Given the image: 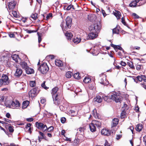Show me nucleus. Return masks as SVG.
I'll use <instances>...</instances> for the list:
<instances>
[{"label": "nucleus", "instance_id": "obj_9", "mask_svg": "<svg viewBox=\"0 0 146 146\" xmlns=\"http://www.w3.org/2000/svg\"><path fill=\"white\" fill-rule=\"evenodd\" d=\"M40 89L38 87H35L31 89L29 92V95L32 98L35 96L39 92Z\"/></svg>", "mask_w": 146, "mask_h": 146}, {"label": "nucleus", "instance_id": "obj_16", "mask_svg": "<svg viewBox=\"0 0 146 146\" xmlns=\"http://www.w3.org/2000/svg\"><path fill=\"white\" fill-rule=\"evenodd\" d=\"M119 121V119L117 118H114L112 120V127L116 126L118 124Z\"/></svg>", "mask_w": 146, "mask_h": 146}, {"label": "nucleus", "instance_id": "obj_48", "mask_svg": "<svg viewBox=\"0 0 146 146\" xmlns=\"http://www.w3.org/2000/svg\"><path fill=\"white\" fill-rule=\"evenodd\" d=\"M54 129V127L53 126H51L49 127L47 129V131L48 132H50L53 130Z\"/></svg>", "mask_w": 146, "mask_h": 146}, {"label": "nucleus", "instance_id": "obj_25", "mask_svg": "<svg viewBox=\"0 0 146 146\" xmlns=\"http://www.w3.org/2000/svg\"><path fill=\"white\" fill-rule=\"evenodd\" d=\"M139 1H137L136 0L133 1L129 4L130 6L133 7H135L137 5V3Z\"/></svg>", "mask_w": 146, "mask_h": 146}, {"label": "nucleus", "instance_id": "obj_27", "mask_svg": "<svg viewBox=\"0 0 146 146\" xmlns=\"http://www.w3.org/2000/svg\"><path fill=\"white\" fill-rule=\"evenodd\" d=\"M95 17L94 15L92 14H90L88 15V19L90 21H92L94 19V18Z\"/></svg>", "mask_w": 146, "mask_h": 146}, {"label": "nucleus", "instance_id": "obj_14", "mask_svg": "<svg viewBox=\"0 0 146 146\" xmlns=\"http://www.w3.org/2000/svg\"><path fill=\"white\" fill-rule=\"evenodd\" d=\"M19 63L20 64L22 68L25 69V70L27 69L28 67L27 64L25 61H21Z\"/></svg>", "mask_w": 146, "mask_h": 146}, {"label": "nucleus", "instance_id": "obj_21", "mask_svg": "<svg viewBox=\"0 0 146 146\" xmlns=\"http://www.w3.org/2000/svg\"><path fill=\"white\" fill-rule=\"evenodd\" d=\"M73 41L74 43L77 44L80 42L81 39L78 37L75 36L74 37Z\"/></svg>", "mask_w": 146, "mask_h": 146}, {"label": "nucleus", "instance_id": "obj_60", "mask_svg": "<svg viewBox=\"0 0 146 146\" xmlns=\"http://www.w3.org/2000/svg\"><path fill=\"white\" fill-rule=\"evenodd\" d=\"M110 144L108 143L107 140L105 141V143L104 144L105 146H110Z\"/></svg>", "mask_w": 146, "mask_h": 146}, {"label": "nucleus", "instance_id": "obj_52", "mask_svg": "<svg viewBox=\"0 0 146 146\" xmlns=\"http://www.w3.org/2000/svg\"><path fill=\"white\" fill-rule=\"evenodd\" d=\"M121 22L125 26H126L127 24L125 21V20L123 17H122L121 19Z\"/></svg>", "mask_w": 146, "mask_h": 146}, {"label": "nucleus", "instance_id": "obj_37", "mask_svg": "<svg viewBox=\"0 0 146 146\" xmlns=\"http://www.w3.org/2000/svg\"><path fill=\"white\" fill-rule=\"evenodd\" d=\"M72 73L70 72H68L66 73V76L67 78H70L71 76Z\"/></svg>", "mask_w": 146, "mask_h": 146}, {"label": "nucleus", "instance_id": "obj_10", "mask_svg": "<svg viewBox=\"0 0 146 146\" xmlns=\"http://www.w3.org/2000/svg\"><path fill=\"white\" fill-rule=\"evenodd\" d=\"M101 133L102 135H104L109 136L111 134L110 131L106 129H102L101 131Z\"/></svg>", "mask_w": 146, "mask_h": 146}, {"label": "nucleus", "instance_id": "obj_55", "mask_svg": "<svg viewBox=\"0 0 146 146\" xmlns=\"http://www.w3.org/2000/svg\"><path fill=\"white\" fill-rule=\"evenodd\" d=\"M52 14L51 13H50L47 15L46 17V19L47 20L50 17H52Z\"/></svg>", "mask_w": 146, "mask_h": 146}, {"label": "nucleus", "instance_id": "obj_53", "mask_svg": "<svg viewBox=\"0 0 146 146\" xmlns=\"http://www.w3.org/2000/svg\"><path fill=\"white\" fill-rule=\"evenodd\" d=\"M120 64L122 66H125L126 65V63L124 62H123L122 61H121L120 62Z\"/></svg>", "mask_w": 146, "mask_h": 146}, {"label": "nucleus", "instance_id": "obj_42", "mask_svg": "<svg viewBox=\"0 0 146 146\" xmlns=\"http://www.w3.org/2000/svg\"><path fill=\"white\" fill-rule=\"evenodd\" d=\"M71 8L74 9L73 6L72 5H70L67 7L66 8V10H69Z\"/></svg>", "mask_w": 146, "mask_h": 146}, {"label": "nucleus", "instance_id": "obj_17", "mask_svg": "<svg viewBox=\"0 0 146 146\" xmlns=\"http://www.w3.org/2000/svg\"><path fill=\"white\" fill-rule=\"evenodd\" d=\"M26 73L27 74H30L33 73L34 72V71L33 69L29 67L25 70Z\"/></svg>", "mask_w": 146, "mask_h": 146}, {"label": "nucleus", "instance_id": "obj_54", "mask_svg": "<svg viewBox=\"0 0 146 146\" xmlns=\"http://www.w3.org/2000/svg\"><path fill=\"white\" fill-rule=\"evenodd\" d=\"M38 36V42L39 43H40L41 41V36L39 35L38 33H37Z\"/></svg>", "mask_w": 146, "mask_h": 146}, {"label": "nucleus", "instance_id": "obj_5", "mask_svg": "<svg viewBox=\"0 0 146 146\" xmlns=\"http://www.w3.org/2000/svg\"><path fill=\"white\" fill-rule=\"evenodd\" d=\"M101 28V26L100 24L95 23L91 25L89 27V29L91 31L98 33L100 32Z\"/></svg>", "mask_w": 146, "mask_h": 146}, {"label": "nucleus", "instance_id": "obj_28", "mask_svg": "<svg viewBox=\"0 0 146 146\" xmlns=\"http://www.w3.org/2000/svg\"><path fill=\"white\" fill-rule=\"evenodd\" d=\"M91 79L89 77H86L83 80L84 82L85 83H88L90 82Z\"/></svg>", "mask_w": 146, "mask_h": 146}, {"label": "nucleus", "instance_id": "obj_18", "mask_svg": "<svg viewBox=\"0 0 146 146\" xmlns=\"http://www.w3.org/2000/svg\"><path fill=\"white\" fill-rule=\"evenodd\" d=\"M102 98L101 97L99 96H97L96 98H95L94 99V102H96L98 103H101L102 101Z\"/></svg>", "mask_w": 146, "mask_h": 146}, {"label": "nucleus", "instance_id": "obj_30", "mask_svg": "<svg viewBox=\"0 0 146 146\" xmlns=\"http://www.w3.org/2000/svg\"><path fill=\"white\" fill-rule=\"evenodd\" d=\"M106 80V77L105 76L103 77V78H101L99 82L100 84L104 85V82Z\"/></svg>", "mask_w": 146, "mask_h": 146}, {"label": "nucleus", "instance_id": "obj_26", "mask_svg": "<svg viewBox=\"0 0 146 146\" xmlns=\"http://www.w3.org/2000/svg\"><path fill=\"white\" fill-rule=\"evenodd\" d=\"M114 14L116 17L118 19L120 18V17L121 15L120 12L118 11H116V12L114 13Z\"/></svg>", "mask_w": 146, "mask_h": 146}, {"label": "nucleus", "instance_id": "obj_45", "mask_svg": "<svg viewBox=\"0 0 146 146\" xmlns=\"http://www.w3.org/2000/svg\"><path fill=\"white\" fill-rule=\"evenodd\" d=\"M12 14L13 15V16L14 17L17 18L18 16L17 13V12L14 11H13L12 12Z\"/></svg>", "mask_w": 146, "mask_h": 146}, {"label": "nucleus", "instance_id": "obj_7", "mask_svg": "<svg viewBox=\"0 0 146 146\" xmlns=\"http://www.w3.org/2000/svg\"><path fill=\"white\" fill-rule=\"evenodd\" d=\"M9 83L8 76L6 74H3L1 78L0 79V86L2 85H7Z\"/></svg>", "mask_w": 146, "mask_h": 146}, {"label": "nucleus", "instance_id": "obj_29", "mask_svg": "<svg viewBox=\"0 0 146 146\" xmlns=\"http://www.w3.org/2000/svg\"><path fill=\"white\" fill-rule=\"evenodd\" d=\"M85 130L84 128L80 127L78 129V133L82 135L84 134V131Z\"/></svg>", "mask_w": 146, "mask_h": 146}, {"label": "nucleus", "instance_id": "obj_35", "mask_svg": "<svg viewBox=\"0 0 146 146\" xmlns=\"http://www.w3.org/2000/svg\"><path fill=\"white\" fill-rule=\"evenodd\" d=\"M74 78L76 79H78L80 78V76H79V74L78 73H75L74 75Z\"/></svg>", "mask_w": 146, "mask_h": 146}, {"label": "nucleus", "instance_id": "obj_44", "mask_svg": "<svg viewBox=\"0 0 146 146\" xmlns=\"http://www.w3.org/2000/svg\"><path fill=\"white\" fill-rule=\"evenodd\" d=\"M31 124L30 123H28L27 124L26 126V129L29 128V131H30L31 129Z\"/></svg>", "mask_w": 146, "mask_h": 146}, {"label": "nucleus", "instance_id": "obj_38", "mask_svg": "<svg viewBox=\"0 0 146 146\" xmlns=\"http://www.w3.org/2000/svg\"><path fill=\"white\" fill-rule=\"evenodd\" d=\"M8 129L9 132L11 133L13 132L14 131L13 127L11 125H10L9 126Z\"/></svg>", "mask_w": 146, "mask_h": 146}, {"label": "nucleus", "instance_id": "obj_11", "mask_svg": "<svg viewBox=\"0 0 146 146\" xmlns=\"http://www.w3.org/2000/svg\"><path fill=\"white\" fill-rule=\"evenodd\" d=\"M23 71L20 68H17L14 74L15 76L17 77H20L22 74Z\"/></svg>", "mask_w": 146, "mask_h": 146}, {"label": "nucleus", "instance_id": "obj_3", "mask_svg": "<svg viewBox=\"0 0 146 146\" xmlns=\"http://www.w3.org/2000/svg\"><path fill=\"white\" fill-rule=\"evenodd\" d=\"M5 103L7 104L11 108L13 109L18 108L20 106L19 102L16 100L10 101H6L5 100Z\"/></svg>", "mask_w": 146, "mask_h": 146}, {"label": "nucleus", "instance_id": "obj_39", "mask_svg": "<svg viewBox=\"0 0 146 146\" xmlns=\"http://www.w3.org/2000/svg\"><path fill=\"white\" fill-rule=\"evenodd\" d=\"M119 30L117 28H115L113 29V33L118 34L119 33Z\"/></svg>", "mask_w": 146, "mask_h": 146}, {"label": "nucleus", "instance_id": "obj_50", "mask_svg": "<svg viewBox=\"0 0 146 146\" xmlns=\"http://www.w3.org/2000/svg\"><path fill=\"white\" fill-rule=\"evenodd\" d=\"M140 85L146 90V83L143 82L142 83L140 84Z\"/></svg>", "mask_w": 146, "mask_h": 146}, {"label": "nucleus", "instance_id": "obj_43", "mask_svg": "<svg viewBox=\"0 0 146 146\" xmlns=\"http://www.w3.org/2000/svg\"><path fill=\"white\" fill-rule=\"evenodd\" d=\"M75 111L74 110H70L69 112V114L72 116H74V113Z\"/></svg>", "mask_w": 146, "mask_h": 146}, {"label": "nucleus", "instance_id": "obj_20", "mask_svg": "<svg viewBox=\"0 0 146 146\" xmlns=\"http://www.w3.org/2000/svg\"><path fill=\"white\" fill-rule=\"evenodd\" d=\"M65 35L67 37L68 40L70 39L71 38H72L73 36V35L72 33L68 31H67Z\"/></svg>", "mask_w": 146, "mask_h": 146}, {"label": "nucleus", "instance_id": "obj_13", "mask_svg": "<svg viewBox=\"0 0 146 146\" xmlns=\"http://www.w3.org/2000/svg\"><path fill=\"white\" fill-rule=\"evenodd\" d=\"M12 57L13 60L16 62L19 63L21 61V59L17 54H14L12 56Z\"/></svg>", "mask_w": 146, "mask_h": 146}, {"label": "nucleus", "instance_id": "obj_59", "mask_svg": "<svg viewBox=\"0 0 146 146\" xmlns=\"http://www.w3.org/2000/svg\"><path fill=\"white\" fill-rule=\"evenodd\" d=\"M65 139L64 140L66 141H68L69 142H70L71 141V139L70 138H68L66 137H65Z\"/></svg>", "mask_w": 146, "mask_h": 146}, {"label": "nucleus", "instance_id": "obj_41", "mask_svg": "<svg viewBox=\"0 0 146 146\" xmlns=\"http://www.w3.org/2000/svg\"><path fill=\"white\" fill-rule=\"evenodd\" d=\"M45 81H44V82L42 84V87L46 90H47L48 88L46 87L45 85Z\"/></svg>", "mask_w": 146, "mask_h": 146}, {"label": "nucleus", "instance_id": "obj_46", "mask_svg": "<svg viewBox=\"0 0 146 146\" xmlns=\"http://www.w3.org/2000/svg\"><path fill=\"white\" fill-rule=\"evenodd\" d=\"M47 127L46 125H43L42 128V130L44 131L47 130Z\"/></svg>", "mask_w": 146, "mask_h": 146}, {"label": "nucleus", "instance_id": "obj_49", "mask_svg": "<svg viewBox=\"0 0 146 146\" xmlns=\"http://www.w3.org/2000/svg\"><path fill=\"white\" fill-rule=\"evenodd\" d=\"M111 46L113 47L115 50H116V51L117 50V46L115 45L112 43L111 44Z\"/></svg>", "mask_w": 146, "mask_h": 146}, {"label": "nucleus", "instance_id": "obj_40", "mask_svg": "<svg viewBox=\"0 0 146 146\" xmlns=\"http://www.w3.org/2000/svg\"><path fill=\"white\" fill-rule=\"evenodd\" d=\"M126 112L124 111H122V113L121 114V118H123L125 116Z\"/></svg>", "mask_w": 146, "mask_h": 146}, {"label": "nucleus", "instance_id": "obj_51", "mask_svg": "<svg viewBox=\"0 0 146 146\" xmlns=\"http://www.w3.org/2000/svg\"><path fill=\"white\" fill-rule=\"evenodd\" d=\"M66 121V118L64 117H62L61 118V121L62 123H64Z\"/></svg>", "mask_w": 146, "mask_h": 146}, {"label": "nucleus", "instance_id": "obj_22", "mask_svg": "<svg viewBox=\"0 0 146 146\" xmlns=\"http://www.w3.org/2000/svg\"><path fill=\"white\" fill-rule=\"evenodd\" d=\"M143 128V125L141 124H139L136 126V129L137 131L140 132Z\"/></svg>", "mask_w": 146, "mask_h": 146}, {"label": "nucleus", "instance_id": "obj_4", "mask_svg": "<svg viewBox=\"0 0 146 146\" xmlns=\"http://www.w3.org/2000/svg\"><path fill=\"white\" fill-rule=\"evenodd\" d=\"M58 87H55L52 90V97L54 102V103L56 105H58L59 102L58 100V95L56 93L58 91Z\"/></svg>", "mask_w": 146, "mask_h": 146}, {"label": "nucleus", "instance_id": "obj_8", "mask_svg": "<svg viewBox=\"0 0 146 146\" xmlns=\"http://www.w3.org/2000/svg\"><path fill=\"white\" fill-rule=\"evenodd\" d=\"M72 19L71 18L68 17H67L66 19V26H65V23H62L61 24V26L62 28V29H63L64 27L65 28H70L71 27V24L72 22Z\"/></svg>", "mask_w": 146, "mask_h": 146}, {"label": "nucleus", "instance_id": "obj_64", "mask_svg": "<svg viewBox=\"0 0 146 146\" xmlns=\"http://www.w3.org/2000/svg\"><path fill=\"white\" fill-rule=\"evenodd\" d=\"M121 137V135H117L116 137V139L117 140H119L120 138Z\"/></svg>", "mask_w": 146, "mask_h": 146}, {"label": "nucleus", "instance_id": "obj_19", "mask_svg": "<svg viewBox=\"0 0 146 146\" xmlns=\"http://www.w3.org/2000/svg\"><path fill=\"white\" fill-rule=\"evenodd\" d=\"M55 64L56 66L59 67L62 66L63 65L62 62L60 60H56L55 61Z\"/></svg>", "mask_w": 146, "mask_h": 146}, {"label": "nucleus", "instance_id": "obj_47", "mask_svg": "<svg viewBox=\"0 0 146 146\" xmlns=\"http://www.w3.org/2000/svg\"><path fill=\"white\" fill-rule=\"evenodd\" d=\"M5 101H4V98L3 96H0V102H4Z\"/></svg>", "mask_w": 146, "mask_h": 146}, {"label": "nucleus", "instance_id": "obj_15", "mask_svg": "<svg viewBox=\"0 0 146 146\" xmlns=\"http://www.w3.org/2000/svg\"><path fill=\"white\" fill-rule=\"evenodd\" d=\"M16 4V3L15 1H12L9 3L8 5L9 8V9H14Z\"/></svg>", "mask_w": 146, "mask_h": 146}, {"label": "nucleus", "instance_id": "obj_2", "mask_svg": "<svg viewBox=\"0 0 146 146\" xmlns=\"http://www.w3.org/2000/svg\"><path fill=\"white\" fill-rule=\"evenodd\" d=\"M101 123L97 120L93 121L89 125L90 130L92 132L96 131V127L99 128L101 127Z\"/></svg>", "mask_w": 146, "mask_h": 146}, {"label": "nucleus", "instance_id": "obj_32", "mask_svg": "<svg viewBox=\"0 0 146 146\" xmlns=\"http://www.w3.org/2000/svg\"><path fill=\"white\" fill-rule=\"evenodd\" d=\"M31 17L34 20H36L37 18V14L36 13L33 14L31 15Z\"/></svg>", "mask_w": 146, "mask_h": 146}, {"label": "nucleus", "instance_id": "obj_58", "mask_svg": "<svg viewBox=\"0 0 146 146\" xmlns=\"http://www.w3.org/2000/svg\"><path fill=\"white\" fill-rule=\"evenodd\" d=\"M33 119L32 118H29L27 119V121L31 122L33 121Z\"/></svg>", "mask_w": 146, "mask_h": 146}, {"label": "nucleus", "instance_id": "obj_24", "mask_svg": "<svg viewBox=\"0 0 146 146\" xmlns=\"http://www.w3.org/2000/svg\"><path fill=\"white\" fill-rule=\"evenodd\" d=\"M36 127L38 129H41L44 125L43 123L38 122H36Z\"/></svg>", "mask_w": 146, "mask_h": 146}, {"label": "nucleus", "instance_id": "obj_62", "mask_svg": "<svg viewBox=\"0 0 146 146\" xmlns=\"http://www.w3.org/2000/svg\"><path fill=\"white\" fill-rule=\"evenodd\" d=\"M26 31H27V32L29 33H31L35 32L34 31H30L28 29L26 30Z\"/></svg>", "mask_w": 146, "mask_h": 146}, {"label": "nucleus", "instance_id": "obj_12", "mask_svg": "<svg viewBox=\"0 0 146 146\" xmlns=\"http://www.w3.org/2000/svg\"><path fill=\"white\" fill-rule=\"evenodd\" d=\"M96 33L92 31L88 35L89 38L91 39H93L98 36Z\"/></svg>", "mask_w": 146, "mask_h": 146}, {"label": "nucleus", "instance_id": "obj_56", "mask_svg": "<svg viewBox=\"0 0 146 146\" xmlns=\"http://www.w3.org/2000/svg\"><path fill=\"white\" fill-rule=\"evenodd\" d=\"M132 15L134 16L135 18L138 19L139 18V16L135 13H133L132 14Z\"/></svg>", "mask_w": 146, "mask_h": 146}, {"label": "nucleus", "instance_id": "obj_34", "mask_svg": "<svg viewBox=\"0 0 146 146\" xmlns=\"http://www.w3.org/2000/svg\"><path fill=\"white\" fill-rule=\"evenodd\" d=\"M127 64L129 67L132 69H135L134 66L133 64V63L132 62H127Z\"/></svg>", "mask_w": 146, "mask_h": 146}, {"label": "nucleus", "instance_id": "obj_31", "mask_svg": "<svg viewBox=\"0 0 146 146\" xmlns=\"http://www.w3.org/2000/svg\"><path fill=\"white\" fill-rule=\"evenodd\" d=\"M145 77V75H141L140 76H138L137 77V79L140 82L142 81L143 80V79Z\"/></svg>", "mask_w": 146, "mask_h": 146}, {"label": "nucleus", "instance_id": "obj_6", "mask_svg": "<svg viewBox=\"0 0 146 146\" xmlns=\"http://www.w3.org/2000/svg\"><path fill=\"white\" fill-rule=\"evenodd\" d=\"M49 70V68L46 63L42 64L38 68V70L42 74H45Z\"/></svg>", "mask_w": 146, "mask_h": 146}, {"label": "nucleus", "instance_id": "obj_57", "mask_svg": "<svg viewBox=\"0 0 146 146\" xmlns=\"http://www.w3.org/2000/svg\"><path fill=\"white\" fill-rule=\"evenodd\" d=\"M39 133L42 136V137L41 138V139H43V138H44V133H42L40 131L39 132Z\"/></svg>", "mask_w": 146, "mask_h": 146}, {"label": "nucleus", "instance_id": "obj_61", "mask_svg": "<svg viewBox=\"0 0 146 146\" xmlns=\"http://www.w3.org/2000/svg\"><path fill=\"white\" fill-rule=\"evenodd\" d=\"M141 68V66L139 65H137L136 66V69L137 70H139Z\"/></svg>", "mask_w": 146, "mask_h": 146}, {"label": "nucleus", "instance_id": "obj_63", "mask_svg": "<svg viewBox=\"0 0 146 146\" xmlns=\"http://www.w3.org/2000/svg\"><path fill=\"white\" fill-rule=\"evenodd\" d=\"M102 12L104 17H105L106 16V14L105 11L103 10H102Z\"/></svg>", "mask_w": 146, "mask_h": 146}, {"label": "nucleus", "instance_id": "obj_33", "mask_svg": "<svg viewBox=\"0 0 146 146\" xmlns=\"http://www.w3.org/2000/svg\"><path fill=\"white\" fill-rule=\"evenodd\" d=\"M29 84L31 87L35 86L36 85V82L35 81H31L29 82Z\"/></svg>", "mask_w": 146, "mask_h": 146}, {"label": "nucleus", "instance_id": "obj_23", "mask_svg": "<svg viewBox=\"0 0 146 146\" xmlns=\"http://www.w3.org/2000/svg\"><path fill=\"white\" fill-rule=\"evenodd\" d=\"M29 104V102L28 101H24L22 105V108L23 109H25L26 108Z\"/></svg>", "mask_w": 146, "mask_h": 146}, {"label": "nucleus", "instance_id": "obj_36", "mask_svg": "<svg viewBox=\"0 0 146 146\" xmlns=\"http://www.w3.org/2000/svg\"><path fill=\"white\" fill-rule=\"evenodd\" d=\"M92 114L95 117H98L97 111L96 109H94L92 111Z\"/></svg>", "mask_w": 146, "mask_h": 146}, {"label": "nucleus", "instance_id": "obj_1", "mask_svg": "<svg viewBox=\"0 0 146 146\" xmlns=\"http://www.w3.org/2000/svg\"><path fill=\"white\" fill-rule=\"evenodd\" d=\"M122 99L121 96L116 94H113L109 97L105 96L104 98V100L107 102H110L113 100L116 102H121Z\"/></svg>", "mask_w": 146, "mask_h": 146}]
</instances>
